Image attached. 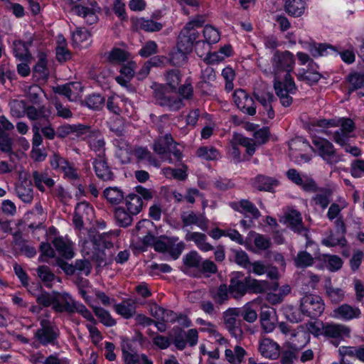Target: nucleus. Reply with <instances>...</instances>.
<instances>
[{
    "instance_id": "obj_6",
    "label": "nucleus",
    "mask_w": 364,
    "mask_h": 364,
    "mask_svg": "<svg viewBox=\"0 0 364 364\" xmlns=\"http://www.w3.org/2000/svg\"><path fill=\"white\" fill-rule=\"evenodd\" d=\"M324 306L323 301L318 295H305L301 299V311L304 315L309 317H317L321 315L324 311Z\"/></svg>"
},
{
    "instance_id": "obj_24",
    "label": "nucleus",
    "mask_w": 364,
    "mask_h": 364,
    "mask_svg": "<svg viewBox=\"0 0 364 364\" xmlns=\"http://www.w3.org/2000/svg\"><path fill=\"white\" fill-rule=\"evenodd\" d=\"M237 311L234 309H230L224 312L223 318L226 328L230 333L237 339L241 338L242 331L239 326V322L237 319Z\"/></svg>"
},
{
    "instance_id": "obj_42",
    "label": "nucleus",
    "mask_w": 364,
    "mask_h": 364,
    "mask_svg": "<svg viewBox=\"0 0 364 364\" xmlns=\"http://www.w3.org/2000/svg\"><path fill=\"white\" fill-rule=\"evenodd\" d=\"M186 239L194 242L201 251L208 252L213 249V247L206 242V235L203 233L190 232L187 234Z\"/></svg>"
},
{
    "instance_id": "obj_36",
    "label": "nucleus",
    "mask_w": 364,
    "mask_h": 364,
    "mask_svg": "<svg viewBox=\"0 0 364 364\" xmlns=\"http://www.w3.org/2000/svg\"><path fill=\"white\" fill-rule=\"evenodd\" d=\"M114 144L117 147L116 156L122 164L128 163L132 156V150L130 146L122 139H116L114 140Z\"/></svg>"
},
{
    "instance_id": "obj_22",
    "label": "nucleus",
    "mask_w": 364,
    "mask_h": 364,
    "mask_svg": "<svg viewBox=\"0 0 364 364\" xmlns=\"http://www.w3.org/2000/svg\"><path fill=\"white\" fill-rule=\"evenodd\" d=\"M85 134L90 149L97 153L98 156H104L105 142L101 133L97 130L87 129Z\"/></svg>"
},
{
    "instance_id": "obj_29",
    "label": "nucleus",
    "mask_w": 364,
    "mask_h": 364,
    "mask_svg": "<svg viewBox=\"0 0 364 364\" xmlns=\"http://www.w3.org/2000/svg\"><path fill=\"white\" fill-rule=\"evenodd\" d=\"M231 207L236 211L245 215H250L252 219H258L261 214L257 208L248 200H241L231 203Z\"/></svg>"
},
{
    "instance_id": "obj_25",
    "label": "nucleus",
    "mask_w": 364,
    "mask_h": 364,
    "mask_svg": "<svg viewBox=\"0 0 364 364\" xmlns=\"http://www.w3.org/2000/svg\"><path fill=\"white\" fill-rule=\"evenodd\" d=\"M41 328L36 332V337L43 344L52 343L58 335V329L47 320L41 321Z\"/></svg>"
},
{
    "instance_id": "obj_52",
    "label": "nucleus",
    "mask_w": 364,
    "mask_h": 364,
    "mask_svg": "<svg viewBox=\"0 0 364 364\" xmlns=\"http://www.w3.org/2000/svg\"><path fill=\"white\" fill-rule=\"evenodd\" d=\"M270 310L262 311L260 314V323L263 330L266 333H271L275 328V318L272 316Z\"/></svg>"
},
{
    "instance_id": "obj_35",
    "label": "nucleus",
    "mask_w": 364,
    "mask_h": 364,
    "mask_svg": "<svg viewBox=\"0 0 364 364\" xmlns=\"http://www.w3.org/2000/svg\"><path fill=\"white\" fill-rule=\"evenodd\" d=\"M203 41H201L204 45H201L205 50H208L207 45L215 44L218 43L220 38L219 31L213 26L206 25L203 31Z\"/></svg>"
},
{
    "instance_id": "obj_40",
    "label": "nucleus",
    "mask_w": 364,
    "mask_h": 364,
    "mask_svg": "<svg viewBox=\"0 0 364 364\" xmlns=\"http://www.w3.org/2000/svg\"><path fill=\"white\" fill-rule=\"evenodd\" d=\"M13 51L14 55L20 60L29 62L31 58L28 51V44L17 40L13 43Z\"/></svg>"
},
{
    "instance_id": "obj_7",
    "label": "nucleus",
    "mask_w": 364,
    "mask_h": 364,
    "mask_svg": "<svg viewBox=\"0 0 364 364\" xmlns=\"http://www.w3.org/2000/svg\"><path fill=\"white\" fill-rule=\"evenodd\" d=\"M313 144L319 156L328 164L334 165L341 161L336 154L333 145L328 140L321 138L313 139Z\"/></svg>"
},
{
    "instance_id": "obj_49",
    "label": "nucleus",
    "mask_w": 364,
    "mask_h": 364,
    "mask_svg": "<svg viewBox=\"0 0 364 364\" xmlns=\"http://www.w3.org/2000/svg\"><path fill=\"white\" fill-rule=\"evenodd\" d=\"M33 177L36 186L41 191H45V186L51 188L55 184L54 181L51 178L43 173L34 171Z\"/></svg>"
},
{
    "instance_id": "obj_16",
    "label": "nucleus",
    "mask_w": 364,
    "mask_h": 364,
    "mask_svg": "<svg viewBox=\"0 0 364 364\" xmlns=\"http://www.w3.org/2000/svg\"><path fill=\"white\" fill-rule=\"evenodd\" d=\"M255 96L262 106L259 109V114L263 117V119L267 121L273 119L274 112L271 104L274 100V95L269 92H265L261 94L255 93Z\"/></svg>"
},
{
    "instance_id": "obj_64",
    "label": "nucleus",
    "mask_w": 364,
    "mask_h": 364,
    "mask_svg": "<svg viewBox=\"0 0 364 364\" xmlns=\"http://www.w3.org/2000/svg\"><path fill=\"white\" fill-rule=\"evenodd\" d=\"M326 291L328 297L333 303H339L344 298L345 292L341 288L333 287L331 285H326Z\"/></svg>"
},
{
    "instance_id": "obj_2",
    "label": "nucleus",
    "mask_w": 364,
    "mask_h": 364,
    "mask_svg": "<svg viewBox=\"0 0 364 364\" xmlns=\"http://www.w3.org/2000/svg\"><path fill=\"white\" fill-rule=\"evenodd\" d=\"M203 23V21L199 19H193L188 22L181 31L177 42V51L172 54L171 58L173 65L183 64L187 59L186 55L192 51L194 44L196 46L197 54L200 57L203 55L204 53L200 52L199 47L204 43L198 40L200 34L197 31V28H200Z\"/></svg>"
},
{
    "instance_id": "obj_56",
    "label": "nucleus",
    "mask_w": 364,
    "mask_h": 364,
    "mask_svg": "<svg viewBox=\"0 0 364 364\" xmlns=\"http://www.w3.org/2000/svg\"><path fill=\"white\" fill-rule=\"evenodd\" d=\"M197 156L207 161L217 160L220 157L218 151L213 146H202L197 150Z\"/></svg>"
},
{
    "instance_id": "obj_11",
    "label": "nucleus",
    "mask_w": 364,
    "mask_h": 364,
    "mask_svg": "<svg viewBox=\"0 0 364 364\" xmlns=\"http://www.w3.org/2000/svg\"><path fill=\"white\" fill-rule=\"evenodd\" d=\"M154 95L158 103L168 108L170 110L176 111L183 107V100L176 96L166 95L163 91L162 85H154Z\"/></svg>"
},
{
    "instance_id": "obj_14",
    "label": "nucleus",
    "mask_w": 364,
    "mask_h": 364,
    "mask_svg": "<svg viewBox=\"0 0 364 364\" xmlns=\"http://www.w3.org/2000/svg\"><path fill=\"white\" fill-rule=\"evenodd\" d=\"M299 44L304 50H308L311 55L316 58L331 54L335 51L333 46L327 44H316L312 40H299Z\"/></svg>"
},
{
    "instance_id": "obj_26",
    "label": "nucleus",
    "mask_w": 364,
    "mask_h": 364,
    "mask_svg": "<svg viewBox=\"0 0 364 364\" xmlns=\"http://www.w3.org/2000/svg\"><path fill=\"white\" fill-rule=\"evenodd\" d=\"M298 80L304 81L309 85L317 83L321 78V75L318 70V65L314 63L308 64L306 70L300 69L296 73Z\"/></svg>"
},
{
    "instance_id": "obj_13",
    "label": "nucleus",
    "mask_w": 364,
    "mask_h": 364,
    "mask_svg": "<svg viewBox=\"0 0 364 364\" xmlns=\"http://www.w3.org/2000/svg\"><path fill=\"white\" fill-rule=\"evenodd\" d=\"M287 177L305 191L314 192L317 190L316 183L311 177L306 174H301L294 168L287 171Z\"/></svg>"
},
{
    "instance_id": "obj_54",
    "label": "nucleus",
    "mask_w": 364,
    "mask_h": 364,
    "mask_svg": "<svg viewBox=\"0 0 364 364\" xmlns=\"http://www.w3.org/2000/svg\"><path fill=\"white\" fill-rule=\"evenodd\" d=\"M53 245L58 252L66 258H72L73 257V251L72 245L63 240L62 238H56L53 241Z\"/></svg>"
},
{
    "instance_id": "obj_47",
    "label": "nucleus",
    "mask_w": 364,
    "mask_h": 364,
    "mask_svg": "<svg viewBox=\"0 0 364 364\" xmlns=\"http://www.w3.org/2000/svg\"><path fill=\"white\" fill-rule=\"evenodd\" d=\"M31 360L33 364H69L65 358H59L54 355L45 357L41 353H36L32 355Z\"/></svg>"
},
{
    "instance_id": "obj_17",
    "label": "nucleus",
    "mask_w": 364,
    "mask_h": 364,
    "mask_svg": "<svg viewBox=\"0 0 364 364\" xmlns=\"http://www.w3.org/2000/svg\"><path fill=\"white\" fill-rule=\"evenodd\" d=\"M243 274L240 272H233L230 279V291L235 298L243 296L248 291L247 277L243 279Z\"/></svg>"
},
{
    "instance_id": "obj_21",
    "label": "nucleus",
    "mask_w": 364,
    "mask_h": 364,
    "mask_svg": "<svg viewBox=\"0 0 364 364\" xmlns=\"http://www.w3.org/2000/svg\"><path fill=\"white\" fill-rule=\"evenodd\" d=\"M259 351L264 358L275 360L279 357L280 346L273 340L264 338L259 341Z\"/></svg>"
},
{
    "instance_id": "obj_30",
    "label": "nucleus",
    "mask_w": 364,
    "mask_h": 364,
    "mask_svg": "<svg viewBox=\"0 0 364 364\" xmlns=\"http://www.w3.org/2000/svg\"><path fill=\"white\" fill-rule=\"evenodd\" d=\"M284 9L287 14L293 17L302 16L306 10L304 0H283Z\"/></svg>"
},
{
    "instance_id": "obj_62",
    "label": "nucleus",
    "mask_w": 364,
    "mask_h": 364,
    "mask_svg": "<svg viewBox=\"0 0 364 364\" xmlns=\"http://www.w3.org/2000/svg\"><path fill=\"white\" fill-rule=\"evenodd\" d=\"M166 85L171 90H176L181 81V75L178 70H171L165 75Z\"/></svg>"
},
{
    "instance_id": "obj_60",
    "label": "nucleus",
    "mask_w": 364,
    "mask_h": 364,
    "mask_svg": "<svg viewBox=\"0 0 364 364\" xmlns=\"http://www.w3.org/2000/svg\"><path fill=\"white\" fill-rule=\"evenodd\" d=\"M286 223L289 225L294 231L299 232L302 223L301 214L296 210H290L286 215Z\"/></svg>"
},
{
    "instance_id": "obj_48",
    "label": "nucleus",
    "mask_w": 364,
    "mask_h": 364,
    "mask_svg": "<svg viewBox=\"0 0 364 364\" xmlns=\"http://www.w3.org/2000/svg\"><path fill=\"white\" fill-rule=\"evenodd\" d=\"M321 260L330 272H336L341 269L343 264V259L335 255H323Z\"/></svg>"
},
{
    "instance_id": "obj_45",
    "label": "nucleus",
    "mask_w": 364,
    "mask_h": 364,
    "mask_svg": "<svg viewBox=\"0 0 364 364\" xmlns=\"http://www.w3.org/2000/svg\"><path fill=\"white\" fill-rule=\"evenodd\" d=\"M248 237L253 239L255 247L256 250H252L255 252L266 250L271 246L270 239L264 235L255 232H250Z\"/></svg>"
},
{
    "instance_id": "obj_23",
    "label": "nucleus",
    "mask_w": 364,
    "mask_h": 364,
    "mask_svg": "<svg viewBox=\"0 0 364 364\" xmlns=\"http://www.w3.org/2000/svg\"><path fill=\"white\" fill-rule=\"evenodd\" d=\"M80 293L82 295V298L85 299V301L90 305L96 316L98 317V318L104 325L107 326H113L115 325V320L112 318V316H110L109 313L107 311L105 310L101 307L95 306L94 305L92 304L91 298L87 295V294L89 293L88 290L80 289Z\"/></svg>"
},
{
    "instance_id": "obj_32",
    "label": "nucleus",
    "mask_w": 364,
    "mask_h": 364,
    "mask_svg": "<svg viewBox=\"0 0 364 364\" xmlns=\"http://www.w3.org/2000/svg\"><path fill=\"white\" fill-rule=\"evenodd\" d=\"M181 220L185 226L196 225L202 230L208 228V221L203 215H197L192 211L185 212L181 215Z\"/></svg>"
},
{
    "instance_id": "obj_3",
    "label": "nucleus",
    "mask_w": 364,
    "mask_h": 364,
    "mask_svg": "<svg viewBox=\"0 0 364 364\" xmlns=\"http://www.w3.org/2000/svg\"><path fill=\"white\" fill-rule=\"evenodd\" d=\"M318 125L326 129L337 127L338 129L333 132L331 130L326 132L327 134H333L334 141L338 145H345L346 142L348 141L355 128L354 122L349 118L332 120L321 119L318 122Z\"/></svg>"
},
{
    "instance_id": "obj_4",
    "label": "nucleus",
    "mask_w": 364,
    "mask_h": 364,
    "mask_svg": "<svg viewBox=\"0 0 364 364\" xmlns=\"http://www.w3.org/2000/svg\"><path fill=\"white\" fill-rule=\"evenodd\" d=\"M289 156L297 164L309 162L311 156L309 152L312 151L310 144L301 137H296L289 142Z\"/></svg>"
},
{
    "instance_id": "obj_51",
    "label": "nucleus",
    "mask_w": 364,
    "mask_h": 364,
    "mask_svg": "<svg viewBox=\"0 0 364 364\" xmlns=\"http://www.w3.org/2000/svg\"><path fill=\"white\" fill-rule=\"evenodd\" d=\"M105 198L111 204H119L124 198V193L118 187H108L103 192Z\"/></svg>"
},
{
    "instance_id": "obj_18",
    "label": "nucleus",
    "mask_w": 364,
    "mask_h": 364,
    "mask_svg": "<svg viewBox=\"0 0 364 364\" xmlns=\"http://www.w3.org/2000/svg\"><path fill=\"white\" fill-rule=\"evenodd\" d=\"M124 364H153V362L144 353H137L129 346L128 342L122 347Z\"/></svg>"
},
{
    "instance_id": "obj_59",
    "label": "nucleus",
    "mask_w": 364,
    "mask_h": 364,
    "mask_svg": "<svg viewBox=\"0 0 364 364\" xmlns=\"http://www.w3.org/2000/svg\"><path fill=\"white\" fill-rule=\"evenodd\" d=\"M136 26L145 31L154 32L162 28V24L151 19L139 18L136 21Z\"/></svg>"
},
{
    "instance_id": "obj_58",
    "label": "nucleus",
    "mask_w": 364,
    "mask_h": 364,
    "mask_svg": "<svg viewBox=\"0 0 364 364\" xmlns=\"http://www.w3.org/2000/svg\"><path fill=\"white\" fill-rule=\"evenodd\" d=\"M348 205L347 202L344 199H340L338 203H332L327 212V217L330 220H333L341 216V211L346 208Z\"/></svg>"
},
{
    "instance_id": "obj_38",
    "label": "nucleus",
    "mask_w": 364,
    "mask_h": 364,
    "mask_svg": "<svg viewBox=\"0 0 364 364\" xmlns=\"http://www.w3.org/2000/svg\"><path fill=\"white\" fill-rule=\"evenodd\" d=\"M245 355V350L240 346H235L233 350L228 348L225 350V358L230 364H241Z\"/></svg>"
},
{
    "instance_id": "obj_46",
    "label": "nucleus",
    "mask_w": 364,
    "mask_h": 364,
    "mask_svg": "<svg viewBox=\"0 0 364 364\" xmlns=\"http://www.w3.org/2000/svg\"><path fill=\"white\" fill-rule=\"evenodd\" d=\"M126 103L127 99L117 95H112L107 100V107L111 112L119 114L122 107L126 106Z\"/></svg>"
},
{
    "instance_id": "obj_5",
    "label": "nucleus",
    "mask_w": 364,
    "mask_h": 364,
    "mask_svg": "<svg viewBox=\"0 0 364 364\" xmlns=\"http://www.w3.org/2000/svg\"><path fill=\"white\" fill-rule=\"evenodd\" d=\"M311 332L316 336H324L331 338L343 339V338L349 336L350 330L343 324L326 323H322L321 327H313Z\"/></svg>"
},
{
    "instance_id": "obj_41",
    "label": "nucleus",
    "mask_w": 364,
    "mask_h": 364,
    "mask_svg": "<svg viewBox=\"0 0 364 364\" xmlns=\"http://www.w3.org/2000/svg\"><path fill=\"white\" fill-rule=\"evenodd\" d=\"M116 312L125 318L132 317L136 311L135 304L133 301L125 300L114 306Z\"/></svg>"
},
{
    "instance_id": "obj_28",
    "label": "nucleus",
    "mask_w": 364,
    "mask_h": 364,
    "mask_svg": "<svg viewBox=\"0 0 364 364\" xmlns=\"http://www.w3.org/2000/svg\"><path fill=\"white\" fill-rule=\"evenodd\" d=\"M247 285L248 290L251 292L259 294L268 290L276 291L279 287L277 282L270 284L266 280H257L250 277H247Z\"/></svg>"
},
{
    "instance_id": "obj_20",
    "label": "nucleus",
    "mask_w": 364,
    "mask_h": 364,
    "mask_svg": "<svg viewBox=\"0 0 364 364\" xmlns=\"http://www.w3.org/2000/svg\"><path fill=\"white\" fill-rule=\"evenodd\" d=\"M83 87L80 82H73L53 87L55 93L63 95L70 101L76 100L82 92Z\"/></svg>"
},
{
    "instance_id": "obj_12",
    "label": "nucleus",
    "mask_w": 364,
    "mask_h": 364,
    "mask_svg": "<svg viewBox=\"0 0 364 364\" xmlns=\"http://www.w3.org/2000/svg\"><path fill=\"white\" fill-rule=\"evenodd\" d=\"M232 100L236 106L244 113L253 116L256 114L252 98L242 89H237L234 91Z\"/></svg>"
},
{
    "instance_id": "obj_63",
    "label": "nucleus",
    "mask_w": 364,
    "mask_h": 364,
    "mask_svg": "<svg viewBox=\"0 0 364 364\" xmlns=\"http://www.w3.org/2000/svg\"><path fill=\"white\" fill-rule=\"evenodd\" d=\"M129 58V53L120 48H113L109 53L108 59L113 63H122Z\"/></svg>"
},
{
    "instance_id": "obj_55",
    "label": "nucleus",
    "mask_w": 364,
    "mask_h": 364,
    "mask_svg": "<svg viewBox=\"0 0 364 364\" xmlns=\"http://www.w3.org/2000/svg\"><path fill=\"white\" fill-rule=\"evenodd\" d=\"M314 259L312 255L306 251L298 252L294 258V264L297 268H306L314 264Z\"/></svg>"
},
{
    "instance_id": "obj_27",
    "label": "nucleus",
    "mask_w": 364,
    "mask_h": 364,
    "mask_svg": "<svg viewBox=\"0 0 364 364\" xmlns=\"http://www.w3.org/2000/svg\"><path fill=\"white\" fill-rule=\"evenodd\" d=\"M75 301L72 296L66 292H56L53 310L56 312H68L72 311V308Z\"/></svg>"
},
{
    "instance_id": "obj_34",
    "label": "nucleus",
    "mask_w": 364,
    "mask_h": 364,
    "mask_svg": "<svg viewBox=\"0 0 364 364\" xmlns=\"http://www.w3.org/2000/svg\"><path fill=\"white\" fill-rule=\"evenodd\" d=\"M124 205L127 211L133 215H136L142 210L143 201L139 196L135 193H130L125 197Z\"/></svg>"
},
{
    "instance_id": "obj_43",
    "label": "nucleus",
    "mask_w": 364,
    "mask_h": 364,
    "mask_svg": "<svg viewBox=\"0 0 364 364\" xmlns=\"http://www.w3.org/2000/svg\"><path fill=\"white\" fill-rule=\"evenodd\" d=\"M279 181L273 178L264 176H258L255 179L254 186L259 191H270L273 188L277 186Z\"/></svg>"
},
{
    "instance_id": "obj_1",
    "label": "nucleus",
    "mask_w": 364,
    "mask_h": 364,
    "mask_svg": "<svg viewBox=\"0 0 364 364\" xmlns=\"http://www.w3.org/2000/svg\"><path fill=\"white\" fill-rule=\"evenodd\" d=\"M260 68L266 73L273 74L274 76V87L280 102L284 107H289L292 103L290 95L296 91V86L291 75L295 66V58L292 53L289 50L274 52L272 58V69Z\"/></svg>"
},
{
    "instance_id": "obj_9",
    "label": "nucleus",
    "mask_w": 364,
    "mask_h": 364,
    "mask_svg": "<svg viewBox=\"0 0 364 364\" xmlns=\"http://www.w3.org/2000/svg\"><path fill=\"white\" fill-rule=\"evenodd\" d=\"M16 193L21 200L26 203H31L33 199V184L29 174L21 172L18 182L16 185Z\"/></svg>"
},
{
    "instance_id": "obj_31",
    "label": "nucleus",
    "mask_w": 364,
    "mask_h": 364,
    "mask_svg": "<svg viewBox=\"0 0 364 364\" xmlns=\"http://www.w3.org/2000/svg\"><path fill=\"white\" fill-rule=\"evenodd\" d=\"M93 166L97 176L103 181L113 178V173L108 166L103 156H98L93 162Z\"/></svg>"
},
{
    "instance_id": "obj_57",
    "label": "nucleus",
    "mask_w": 364,
    "mask_h": 364,
    "mask_svg": "<svg viewBox=\"0 0 364 364\" xmlns=\"http://www.w3.org/2000/svg\"><path fill=\"white\" fill-rule=\"evenodd\" d=\"M234 143L246 148L247 154L252 156L255 151V141L239 134H234Z\"/></svg>"
},
{
    "instance_id": "obj_37",
    "label": "nucleus",
    "mask_w": 364,
    "mask_h": 364,
    "mask_svg": "<svg viewBox=\"0 0 364 364\" xmlns=\"http://www.w3.org/2000/svg\"><path fill=\"white\" fill-rule=\"evenodd\" d=\"M349 90L358 91V95L364 96V73H353L349 75Z\"/></svg>"
},
{
    "instance_id": "obj_61",
    "label": "nucleus",
    "mask_w": 364,
    "mask_h": 364,
    "mask_svg": "<svg viewBox=\"0 0 364 364\" xmlns=\"http://www.w3.org/2000/svg\"><path fill=\"white\" fill-rule=\"evenodd\" d=\"M132 216V214H131L129 211H125V210L122 208H117L114 212V217L117 222L123 227H127L131 225L133 220Z\"/></svg>"
},
{
    "instance_id": "obj_53",
    "label": "nucleus",
    "mask_w": 364,
    "mask_h": 364,
    "mask_svg": "<svg viewBox=\"0 0 364 364\" xmlns=\"http://www.w3.org/2000/svg\"><path fill=\"white\" fill-rule=\"evenodd\" d=\"M26 97L33 104H38L43 95H45L43 90L37 85H32L25 87Z\"/></svg>"
},
{
    "instance_id": "obj_50",
    "label": "nucleus",
    "mask_w": 364,
    "mask_h": 364,
    "mask_svg": "<svg viewBox=\"0 0 364 364\" xmlns=\"http://www.w3.org/2000/svg\"><path fill=\"white\" fill-rule=\"evenodd\" d=\"M144 242L149 244L152 242L154 249L156 252L166 253L168 250V246L169 244L170 238H159L154 239L151 235H147L144 237Z\"/></svg>"
},
{
    "instance_id": "obj_19",
    "label": "nucleus",
    "mask_w": 364,
    "mask_h": 364,
    "mask_svg": "<svg viewBox=\"0 0 364 364\" xmlns=\"http://www.w3.org/2000/svg\"><path fill=\"white\" fill-rule=\"evenodd\" d=\"M14 125L5 117H0V150L7 154H12V139L4 131H9L14 129Z\"/></svg>"
},
{
    "instance_id": "obj_39",
    "label": "nucleus",
    "mask_w": 364,
    "mask_h": 364,
    "mask_svg": "<svg viewBox=\"0 0 364 364\" xmlns=\"http://www.w3.org/2000/svg\"><path fill=\"white\" fill-rule=\"evenodd\" d=\"M322 245L326 247H345L347 244L346 239L344 235L336 232H330V233L325 236L321 240Z\"/></svg>"
},
{
    "instance_id": "obj_33",
    "label": "nucleus",
    "mask_w": 364,
    "mask_h": 364,
    "mask_svg": "<svg viewBox=\"0 0 364 364\" xmlns=\"http://www.w3.org/2000/svg\"><path fill=\"white\" fill-rule=\"evenodd\" d=\"M73 44L80 48H87L91 43V35L85 28H77L72 34Z\"/></svg>"
},
{
    "instance_id": "obj_15",
    "label": "nucleus",
    "mask_w": 364,
    "mask_h": 364,
    "mask_svg": "<svg viewBox=\"0 0 364 364\" xmlns=\"http://www.w3.org/2000/svg\"><path fill=\"white\" fill-rule=\"evenodd\" d=\"M360 314L361 311L358 307L343 304L333 310L331 317L342 321H350L358 318Z\"/></svg>"
},
{
    "instance_id": "obj_44",
    "label": "nucleus",
    "mask_w": 364,
    "mask_h": 364,
    "mask_svg": "<svg viewBox=\"0 0 364 364\" xmlns=\"http://www.w3.org/2000/svg\"><path fill=\"white\" fill-rule=\"evenodd\" d=\"M173 142V138L170 134H166L164 136L159 138L154 144V151L159 154L163 155L168 152L170 146H172Z\"/></svg>"
},
{
    "instance_id": "obj_10",
    "label": "nucleus",
    "mask_w": 364,
    "mask_h": 364,
    "mask_svg": "<svg viewBox=\"0 0 364 364\" xmlns=\"http://www.w3.org/2000/svg\"><path fill=\"white\" fill-rule=\"evenodd\" d=\"M95 218L92 206L87 202L77 203L75 207L73 223L76 228L81 229L85 223H91Z\"/></svg>"
},
{
    "instance_id": "obj_8",
    "label": "nucleus",
    "mask_w": 364,
    "mask_h": 364,
    "mask_svg": "<svg viewBox=\"0 0 364 364\" xmlns=\"http://www.w3.org/2000/svg\"><path fill=\"white\" fill-rule=\"evenodd\" d=\"M71 11L83 18L87 24L92 25L99 20L98 15L101 12V8L98 6L97 1H92L89 6L75 5L72 7Z\"/></svg>"
}]
</instances>
